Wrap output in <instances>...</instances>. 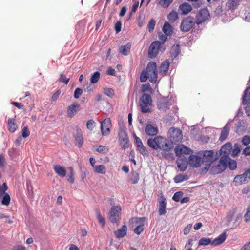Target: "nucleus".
Returning a JSON list of instances; mask_svg holds the SVG:
<instances>
[{
    "instance_id": "nucleus-20",
    "label": "nucleus",
    "mask_w": 250,
    "mask_h": 250,
    "mask_svg": "<svg viewBox=\"0 0 250 250\" xmlns=\"http://www.w3.org/2000/svg\"><path fill=\"white\" fill-rule=\"evenodd\" d=\"M227 235L226 231H224L217 238L214 239L211 243V245L216 246L222 244L226 239Z\"/></svg>"
},
{
    "instance_id": "nucleus-53",
    "label": "nucleus",
    "mask_w": 250,
    "mask_h": 250,
    "mask_svg": "<svg viewBox=\"0 0 250 250\" xmlns=\"http://www.w3.org/2000/svg\"><path fill=\"white\" fill-rule=\"evenodd\" d=\"M69 80L70 79L66 78L65 75H64L62 74H60V77L59 78L60 82L63 83H64L67 85L69 81Z\"/></svg>"
},
{
    "instance_id": "nucleus-11",
    "label": "nucleus",
    "mask_w": 250,
    "mask_h": 250,
    "mask_svg": "<svg viewBox=\"0 0 250 250\" xmlns=\"http://www.w3.org/2000/svg\"><path fill=\"white\" fill-rule=\"evenodd\" d=\"M112 127L111 121L110 118H106L101 123V130L102 135L107 136L110 133Z\"/></svg>"
},
{
    "instance_id": "nucleus-33",
    "label": "nucleus",
    "mask_w": 250,
    "mask_h": 250,
    "mask_svg": "<svg viewBox=\"0 0 250 250\" xmlns=\"http://www.w3.org/2000/svg\"><path fill=\"white\" fill-rule=\"evenodd\" d=\"M139 180V175L136 171H132L130 174L129 182L132 184H135L138 183Z\"/></svg>"
},
{
    "instance_id": "nucleus-61",
    "label": "nucleus",
    "mask_w": 250,
    "mask_h": 250,
    "mask_svg": "<svg viewBox=\"0 0 250 250\" xmlns=\"http://www.w3.org/2000/svg\"><path fill=\"white\" fill-rule=\"evenodd\" d=\"M122 23L120 21H117L115 25L116 33H119L121 30Z\"/></svg>"
},
{
    "instance_id": "nucleus-7",
    "label": "nucleus",
    "mask_w": 250,
    "mask_h": 250,
    "mask_svg": "<svg viewBox=\"0 0 250 250\" xmlns=\"http://www.w3.org/2000/svg\"><path fill=\"white\" fill-rule=\"evenodd\" d=\"M8 186L6 183H3L0 186V202L1 204L8 206L10 204L11 198L9 194L6 192Z\"/></svg>"
},
{
    "instance_id": "nucleus-56",
    "label": "nucleus",
    "mask_w": 250,
    "mask_h": 250,
    "mask_svg": "<svg viewBox=\"0 0 250 250\" xmlns=\"http://www.w3.org/2000/svg\"><path fill=\"white\" fill-rule=\"evenodd\" d=\"M83 93L82 89L80 88H77L74 92V97L76 99H78L80 97V96L82 95Z\"/></svg>"
},
{
    "instance_id": "nucleus-64",
    "label": "nucleus",
    "mask_w": 250,
    "mask_h": 250,
    "mask_svg": "<svg viewBox=\"0 0 250 250\" xmlns=\"http://www.w3.org/2000/svg\"><path fill=\"white\" fill-rule=\"evenodd\" d=\"M241 250H250V241L244 244Z\"/></svg>"
},
{
    "instance_id": "nucleus-60",
    "label": "nucleus",
    "mask_w": 250,
    "mask_h": 250,
    "mask_svg": "<svg viewBox=\"0 0 250 250\" xmlns=\"http://www.w3.org/2000/svg\"><path fill=\"white\" fill-rule=\"evenodd\" d=\"M106 73L109 75H111V76H114L116 75V71H115V69L112 68L111 67H109L108 68Z\"/></svg>"
},
{
    "instance_id": "nucleus-42",
    "label": "nucleus",
    "mask_w": 250,
    "mask_h": 250,
    "mask_svg": "<svg viewBox=\"0 0 250 250\" xmlns=\"http://www.w3.org/2000/svg\"><path fill=\"white\" fill-rule=\"evenodd\" d=\"M227 166L231 170H234L237 167V164L235 161L231 159L229 157L227 160Z\"/></svg>"
},
{
    "instance_id": "nucleus-54",
    "label": "nucleus",
    "mask_w": 250,
    "mask_h": 250,
    "mask_svg": "<svg viewBox=\"0 0 250 250\" xmlns=\"http://www.w3.org/2000/svg\"><path fill=\"white\" fill-rule=\"evenodd\" d=\"M68 181L71 183H73L75 181L74 178V172L73 171V169L72 168H71V171L70 174L68 176Z\"/></svg>"
},
{
    "instance_id": "nucleus-1",
    "label": "nucleus",
    "mask_w": 250,
    "mask_h": 250,
    "mask_svg": "<svg viewBox=\"0 0 250 250\" xmlns=\"http://www.w3.org/2000/svg\"><path fill=\"white\" fill-rule=\"evenodd\" d=\"M162 30L165 35L159 34V41H157V54L159 52H163L166 49L165 42L167 39V36H170L173 33V28L167 22H166L163 26Z\"/></svg>"
},
{
    "instance_id": "nucleus-23",
    "label": "nucleus",
    "mask_w": 250,
    "mask_h": 250,
    "mask_svg": "<svg viewBox=\"0 0 250 250\" xmlns=\"http://www.w3.org/2000/svg\"><path fill=\"white\" fill-rule=\"evenodd\" d=\"M166 198L161 196L159 199V208L158 210L160 215L164 214L166 212Z\"/></svg>"
},
{
    "instance_id": "nucleus-22",
    "label": "nucleus",
    "mask_w": 250,
    "mask_h": 250,
    "mask_svg": "<svg viewBox=\"0 0 250 250\" xmlns=\"http://www.w3.org/2000/svg\"><path fill=\"white\" fill-rule=\"evenodd\" d=\"M122 208L120 206H115L111 208L110 211V216L113 218H118L121 214Z\"/></svg>"
},
{
    "instance_id": "nucleus-15",
    "label": "nucleus",
    "mask_w": 250,
    "mask_h": 250,
    "mask_svg": "<svg viewBox=\"0 0 250 250\" xmlns=\"http://www.w3.org/2000/svg\"><path fill=\"white\" fill-rule=\"evenodd\" d=\"M188 163L189 165L193 167H199L203 164L201 158L195 155H191L189 156Z\"/></svg>"
},
{
    "instance_id": "nucleus-8",
    "label": "nucleus",
    "mask_w": 250,
    "mask_h": 250,
    "mask_svg": "<svg viewBox=\"0 0 250 250\" xmlns=\"http://www.w3.org/2000/svg\"><path fill=\"white\" fill-rule=\"evenodd\" d=\"M210 18V14L208 10L206 8L201 9L196 16V23L197 25L201 24Z\"/></svg>"
},
{
    "instance_id": "nucleus-16",
    "label": "nucleus",
    "mask_w": 250,
    "mask_h": 250,
    "mask_svg": "<svg viewBox=\"0 0 250 250\" xmlns=\"http://www.w3.org/2000/svg\"><path fill=\"white\" fill-rule=\"evenodd\" d=\"M80 105L75 102L68 107L67 114V116L72 118L79 110Z\"/></svg>"
},
{
    "instance_id": "nucleus-46",
    "label": "nucleus",
    "mask_w": 250,
    "mask_h": 250,
    "mask_svg": "<svg viewBox=\"0 0 250 250\" xmlns=\"http://www.w3.org/2000/svg\"><path fill=\"white\" fill-rule=\"evenodd\" d=\"M187 179V176L182 174L177 175L174 178V180L176 183L181 182Z\"/></svg>"
},
{
    "instance_id": "nucleus-44",
    "label": "nucleus",
    "mask_w": 250,
    "mask_h": 250,
    "mask_svg": "<svg viewBox=\"0 0 250 250\" xmlns=\"http://www.w3.org/2000/svg\"><path fill=\"white\" fill-rule=\"evenodd\" d=\"M141 91L142 92H148L149 94L152 93V89L151 88L150 85L149 83H146L142 85L141 87Z\"/></svg>"
},
{
    "instance_id": "nucleus-18",
    "label": "nucleus",
    "mask_w": 250,
    "mask_h": 250,
    "mask_svg": "<svg viewBox=\"0 0 250 250\" xmlns=\"http://www.w3.org/2000/svg\"><path fill=\"white\" fill-rule=\"evenodd\" d=\"M145 132L148 136H156V127L147 123L145 128Z\"/></svg>"
},
{
    "instance_id": "nucleus-58",
    "label": "nucleus",
    "mask_w": 250,
    "mask_h": 250,
    "mask_svg": "<svg viewBox=\"0 0 250 250\" xmlns=\"http://www.w3.org/2000/svg\"><path fill=\"white\" fill-rule=\"evenodd\" d=\"M242 142L245 146L249 144L250 143V136H245L243 137L242 140Z\"/></svg>"
},
{
    "instance_id": "nucleus-21",
    "label": "nucleus",
    "mask_w": 250,
    "mask_h": 250,
    "mask_svg": "<svg viewBox=\"0 0 250 250\" xmlns=\"http://www.w3.org/2000/svg\"><path fill=\"white\" fill-rule=\"evenodd\" d=\"M170 62L168 60L164 61L161 64L159 67V74L164 76L166 75L169 69Z\"/></svg>"
},
{
    "instance_id": "nucleus-25",
    "label": "nucleus",
    "mask_w": 250,
    "mask_h": 250,
    "mask_svg": "<svg viewBox=\"0 0 250 250\" xmlns=\"http://www.w3.org/2000/svg\"><path fill=\"white\" fill-rule=\"evenodd\" d=\"M7 128L10 132H14L18 128V125L13 118H9L7 122Z\"/></svg>"
},
{
    "instance_id": "nucleus-29",
    "label": "nucleus",
    "mask_w": 250,
    "mask_h": 250,
    "mask_svg": "<svg viewBox=\"0 0 250 250\" xmlns=\"http://www.w3.org/2000/svg\"><path fill=\"white\" fill-rule=\"evenodd\" d=\"M75 138L76 143L78 144V147H81L83 144V139L82 131L80 129H77V133Z\"/></svg>"
},
{
    "instance_id": "nucleus-55",
    "label": "nucleus",
    "mask_w": 250,
    "mask_h": 250,
    "mask_svg": "<svg viewBox=\"0 0 250 250\" xmlns=\"http://www.w3.org/2000/svg\"><path fill=\"white\" fill-rule=\"evenodd\" d=\"M96 151L99 153H105L108 151V149L105 146H99Z\"/></svg>"
},
{
    "instance_id": "nucleus-34",
    "label": "nucleus",
    "mask_w": 250,
    "mask_h": 250,
    "mask_svg": "<svg viewBox=\"0 0 250 250\" xmlns=\"http://www.w3.org/2000/svg\"><path fill=\"white\" fill-rule=\"evenodd\" d=\"M158 108L159 109L164 110L168 106V101L166 98H162L159 101L157 104Z\"/></svg>"
},
{
    "instance_id": "nucleus-63",
    "label": "nucleus",
    "mask_w": 250,
    "mask_h": 250,
    "mask_svg": "<svg viewBox=\"0 0 250 250\" xmlns=\"http://www.w3.org/2000/svg\"><path fill=\"white\" fill-rule=\"evenodd\" d=\"M12 104L18 108L19 109H22L24 107V105L21 103L16 102H12Z\"/></svg>"
},
{
    "instance_id": "nucleus-50",
    "label": "nucleus",
    "mask_w": 250,
    "mask_h": 250,
    "mask_svg": "<svg viewBox=\"0 0 250 250\" xmlns=\"http://www.w3.org/2000/svg\"><path fill=\"white\" fill-rule=\"evenodd\" d=\"M241 148L240 146L238 144H235L234 146V148L232 150L231 155L232 156L235 157L240 152Z\"/></svg>"
},
{
    "instance_id": "nucleus-57",
    "label": "nucleus",
    "mask_w": 250,
    "mask_h": 250,
    "mask_svg": "<svg viewBox=\"0 0 250 250\" xmlns=\"http://www.w3.org/2000/svg\"><path fill=\"white\" fill-rule=\"evenodd\" d=\"M22 135L23 137L26 138L30 135V131L27 127H24L22 130Z\"/></svg>"
},
{
    "instance_id": "nucleus-59",
    "label": "nucleus",
    "mask_w": 250,
    "mask_h": 250,
    "mask_svg": "<svg viewBox=\"0 0 250 250\" xmlns=\"http://www.w3.org/2000/svg\"><path fill=\"white\" fill-rule=\"evenodd\" d=\"M192 226V225L191 224H189L186 227H185L183 230V232L185 235H187L189 233Z\"/></svg>"
},
{
    "instance_id": "nucleus-6",
    "label": "nucleus",
    "mask_w": 250,
    "mask_h": 250,
    "mask_svg": "<svg viewBox=\"0 0 250 250\" xmlns=\"http://www.w3.org/2000/svg\"><path fill=\"white\" fill-rule=\"evenodd\" d=\"M169 140L172 144L180 143L183 139L182 131L179 128H170L168 130Z\"/></svg>"
},
{
    "instance_id": "nucleus-4",
    "label": "nucleus",
    "mask_w": 250,
    "mask_h": 250,
    "mask_svg": "<svg viewBox=\"0 0 250 250\" xmlns=\"http://www.w3.org/2000/svg\"><path fill=\"white\" fill-rule=\"evenodd\" d=\"M195 24L196 23L195 19L188 16L182 20L180 28L182 31L187 32L190 30Z\"/></svg>"
},
{
    "instance_id": "nucleus-14",
    "label": "nucleus",
    "mask_w": 250,
    "mask_h": 250,
    "mask_svg": "<svg viewBox=\"0 0 250 250\" xmlns=\"http://www.w3.org/2000/svg\"><path fill=\"white\" fill-rule=\"evenodd\" d=\"M174 151L179 158L183 157L181 155L183 154H189L191 152L190 148L184 145L177 146L174 148Z\"/></svg>"
},
{
    "instance_id": "nucleus-49",
    "label": "nucleus",
    "mask_w": 250,
    "mask_h": 250,
    "mask_svg": "<svg viewBox=\"0 0 250 250\" xmlns=\"http://www.w3.org/2000/svg\"><path fill=\"white\" fill-rule=\"evenodd\" d=\"M144 229V223L141 222V224L138 225L134 229V232L139 235L143 231Z\"/></svg>"
},
{
    "instance_id": "nucleus-47",
    "label": "nucleus",
    "mask_w": 250,
    "mask_h": 250,
    "mask_svg": "<svg viewBox=\"0 0 250 250\" xmlns=\"http://www.w3.org/2000/svg\"><path fill=\"white\" fill-rule=\"evenodd\" d=\"M173 0H160L159 3L163 8H167Z\"/></svg>"
},
{
    "instance_id": "nucleus-27",
    "label": "nucleus",
    "mask_w": 250,
    "mask_h": 250,
    "mask_svg": "<svg viewBox=\"0 0 250 250\" xmlns=\"http://www.w3.org/2000/svg\"><path fill=\"white\" fill-rule=\"evenodd\" d=\"M54 170L55 172L60 177H64L66 174V170L62 166L57 165L54 166Z\"/></svg>"
},
{
    "instance_id": "nucleus-3",
    "label": "nucleus",
    "mask_w": 250,
    "mask_h": 250,
    "mask_svg": "<svg viewBox=\"0 0 250 250\" xmlns=\"http://www.w3.org/2000/svg\"><path fill=\"white\" fill-rule=\"evenodd\" d=\"M203 164L205 165V169L208 170L211 164L217 159L214 156V152L212 150L205 151L201 158Z\"/></svg>"
},
{
    "instance_id": "nucleus-36",
    "label": "nucleus",
    "mask_w": 250,
    "mask_h": 250,
    "mask_svg": "<svg viewBox=\"0 0 250 250\" xmlns=\"http://www.w3.org/2000/svg\"><path fill=\"white\" fill-rule=\"evenodd\" d=\"M94 171L95 173L104 174L106 172L105 167L104 165L96 166L94 168Z\"/></svg>"
},
{
    "instance_id": "nucleus-52",
    "label": "nucleus",
    "mask_w": 250,
    "mask_h": 250,
    "mask_svg": "<svg viewBox=\"0 0 250 250\" xmlns=\"http://www.w3.org/2000/svg\"><path fill=\"white\" fill-rule=\"evenodd\" d=\"M183 195V193L182 191L176 192L174 194L172 199L175 202H178L180 201V199L181 198Z\"/></svg>"
},
{
    "instance_id": "nucleus-38",
    "label": "nucleus",
    "mask_w": 250,
    "mask_h": 250,
    "mask_svg": "<svg viewBox=\"0 0 250 250\" xmlns=\"http://www.w3.org/2000/svg\"><path fill=\"white\" fill-rule=\"evenodd\" d=\"M150 138L147 140V145L151 148L156 149V136Z\"/></svg>"
},
{
    "instance_id": "nucleus-62",
    "label": "nucleus",
    "mask_w": 250,
    "mask_h": 250,
    "mask_svg": "<svg viewBox=\"0 0 250 250\" xmlns=\"http://www.w3.org/2000/svg\"><path fill=\"white\" fill-rule=\"evenodd\" d=\"M6 163L5 159L2 154H0V167H2L4 166Z\"/></svg>"
},
{
    "instance_id": "nucleus-41",
    "label": "nucleus",
    "mask_w": 250,
    "mask_h": 250,
    "mask_svg": "<svg viewBox=\"0 0 250 250\" xmlns=\"http://www.w3.org/2000/svg\"><path fill=\"white\" fill-rule=\"evenodd\" d=\"M212 241L211 239L207 237H202L199 241V246H207L209 244L211 245Z\"/></svg>"
},
{
    "instance_id": "nucleus-48",
    "label": "nucleus",
    "mask_w": 250,
    "mask_h": 250,
    "mask_svg": "<svg viewBox=\"0 0 250 250\" xmlns=\"http://www.w3.org/2000/svg\"><path fill=\"white\" fill-rule=\"evenodd\" d=\"M155 24V20L153 19H151L147 25V28L149 32H152L153 31Z\"/></svg>"
},
{
    "instance_id": "nucleus-10",
    "label": "nucleus",
    "mask_w": 250,
    "mask_h": 250,
    "mask_svg": "<svg viewBox=\"0 0 250 250\" xmlns=\"http://www.w3.org/2000/svg\"><path fill=\"white\" fill-rule=\"evenodd\" d=\"M250 179V169L247 170L243 174L235 176L233 180L235 185L244 184Z\"/></svg>"
},
{
    "instance_id": "nucleus-12",
    "label": "nucleus",
    "mask_w": 250,
    "mask_h": 250,
    "mask_svg": "<svg viewBox=\"0 0 250 250\" xmlns=\"http://www.w3.org/2000/svg\"><path fill=\"white\" fill-rule=\"evenodd\" d=\"M120 144L123 149H126L129 146V138L127 133L124 130H121L118 134Z\"/></svg>"
},
{
    "instance_id": "nucleus-43",
    "label": "nucleus",
    "mask_w": 250,
    "mask_h": 250,
    "mask_svg": "<svg viewBox=\"0 0 250 250\" xmlns=\"http://www.w3.org/2000/svg\"><path fill=\"white\" fill-rule=\"evenodd\" d=\"M227 6L230 9H234L237 7V2L236 0H228Z\"/></svg>"
},
{
    "instance_id": "nucleus-24",
    "label": "nucleus",
    "mask_w": 250,
    "mask_h": 250,
    "mask_svg": "<svg viewBox=\"0 0 250 250\" xmlns=\"http://www.w3.org/2000/svg\"><path fill=\"white\" fill-rule=\"evenodd\" d=\"M239 224V220H226L224 225L227 227V229H232L236 228Z\"/></svg>"
},
{
    "instance_id": "nucleus-40",
    "label": "nucleus",
    "mask_w": 250,
    "mask_h": 250,
    "mask_svg": "<svg viewBox=\"0 0 250 250\" xmlns=\"http://www.w3.org/2000/svg\"><path fill=\"white\" fill-rule=\"evenodd\" d=\"M100 76V72L98 71L94 72L93 74L91 75L90 78V82L93 84L97 83L99 80Z\"/></svg>"
},
{
    "instance_id": "nucleus-45",
    "label": "nucleus",
    "mask_w": 250,
    "mask_h": 250,
    "mask_svg": "<svg viewBox=\"0 0 250 250\" xmlns=\"http://www.w3.org/2000/svg\"><path fill=\"white\" fill-rule=\"evenodd\" d=\"M148 78L150 79V76L147 74L146 71L145 70H143L140 77V81L145 82Z\"/></svg>"
},
{
    "instance_id": "nucleus-37",
    "label": "nucleus",
    "mask_w": 250,
    "mask_h": 250,
    "mask_svg": "<svg viewBox=\"0 0 250 250\" xmlns=\"http://www.w3.org/2000/svg\"><path fill=\"white\" fill-rule=\"evenodd\" d=\"M137 149L139 152L144 156H148L149 153L146 148L144 146L143 144L137 146Z\"/></svg>"
},
{
    "instance_id": "nucleus-28",
    "label": "nucleus",
    "mask_w": 250,
    "mask_h": 250,
    "mask_svg": "<svg viewBox=\"0 0 250 250\" xmlns=\"http://www.w3.org/2000/svg\"><path fill=\"white\" fill-rule=\"evenodd\" d=\"M179 9L183 14L186 15L189 13L192 8L189 3L185 2L180 5Z\"/></svg>"
},
{
    "instance_id": "nucleus-9",
    "label": "nucleus",
    "mask_w": 250,
    "mask_h": 250,
    "mask_svg": "<svg viewBox=\"0 0 250 250\" xmlns=\"http://www.w3.org/2000/svg\"><path fill=\"white\" fill-rule=\"evenodd\" d=\"M146 71L150 76V81L155 83L156 82V63L155 62L148 63Z\"/></svg>"
},
{
    "instance_id": "nucleus-39",
    "label": "nucleus",
    "mask_w": 250,
    "mask_h": 250,
    "mask_svg": "<svg viewBox=\"0 0 250 250\" xmlns=\"http://www.w3.org/2000/svg\"><path fill=\"white\" fill-rule=\"evenodd\" d=\"M137 22L139 27H142L145 23V16L141 14H139L137 18Z\"/></svg>"
},
{
    "instance_id": "nucleus-26",
    "label": "nucleus",
    "mask_w": 250,
    "mask_h": 250,
    "mask_svg": "<svg viewBox=\"0 0 250 250\" xmlns=\"http://www.w3.org/2000/svg\"><path fill=\"white\" fill-rule=\"evenodd\" d=\"M150 58H154L156 56V41H153L150 45L148 52Z\"/></svg>"
},
{
    "instance_id": "nucleus-5",
    "label": "nucleus",
    "mask_w": 250,
    "mask_h": 250,
    "mask_svg": "<svg viewBox=\"0 0 250 250\" xmlns=\"http://www.w3.org/2000/svg\"><path fill=\"white\" fill-rule=\"evenodd\" d=\"M227 166V160L224 157H221L219 161L215 162L211 167V171L213 174H219L224 171Z\"/></svg>"
},
{
    "instance_id": "nucleus-13",
    "label": "nucleus",
    "mask_w": 250,
    "mask_h": 250,
    "mask_svg": "<svg viewBox=\"0 0 250 250\" xmlns=\"http://www.w3.org/2000/svg\"><path fill=\"white\" fill-rule=\"evenodd\" d=\"M232 150V145L230 143H227L224 145L221 148L219 154L221 157H224L228 160L229 155Z\"/></svg>"
},
{
    "instance_id": "nucleus-32",
    "label": "nucleus",
    "mask_w": 250,
    "mask_h": 250,
    "mask_svg": "<svg viewBox=\"0 0 250 250\" xmlns=\"http://www.w3.org/2000/svg\"><path fill=\"white\" fill-rule=\"evenodd\" d=\"M243 104H246L250 100V87H248L245 90L243 97Z\"/></svg>"
},
{
    "instance_id": "nucleus-19",
    "label": "nucleus",
    "mask_w": 250,
    "mask_h": 250,
    "mask_svg": "<svg viewBox=\"0 0 250 250\" xmlns=\"http://www.w3.org/2000/svg\"><path fill=\"white\" fill-rule=\"evenodd\" d=\"M127 226L124 224L119 229L114 232L116 238L120 239L125 236L127 234Z\"/></svg>"
},
{
    "instance_id": "nucleus-2",
    "label": "nucleus",
    "mask_w": 250,
    "mask_h": 250,
    "mask_svg": "<svg viewBox=\"0 0 250 250\" xmlns=\"http://www.w3.org/2000/svg\"><path fill=\"white\" fill-rule=\"evenodd\" d=\"M152 101L149 94L144 93L140 98L139 105L143 113L151 112Z\"/></svg>"
},
{
    "instance_id": "nucleus-51",
    "label": "nucleus",
    "mask_w": 250,
    "mask_h": 250,
    "mask_svg": "<svg viewBox=\"0 0 250 250\" xmlns=\"http://www.w3.org/2000/svg\"><path fill=\"white\" fill-rule=\"evenodd\" d=\"M95 126V122L93 120L91 119L87 121L86 124V127L88 130L90 131L93 130Z\"/></svg>"
},
{
    "instance_id": "nucleus-30",
    "label": "nucleus",
    "mask_w": 250,
    "mask_h": 250,
    "mask_svg": "<svg viewBox=\"0 0 250 250\" xmlns=\"http://www.w3.org/2000/svg\"><path fill=\"white\" fill-rule=\"evenodd\" d=\"M131 48V43H128L125 45L121 46L119 48V52L122 54L126 56L128 55L130 52Z\"/></svg>"
},
{
    "instance_id": "nucleus-17",
    "label": "nucleus",
    "mask_w": 250,
    "mask_h": 250,
    "mask_svg": "<svg viewBox=\"0 0 250 250\" xmlns=\"http://www.w3.org/2000/svg\"><path fill=\"white\" fill-rule=\"evenodd\" d=\"M177 164L178 169L181 171H184L187 169L188 161L185 157L178 158Z\"/></svg>"
},
{
    "instance_id": "nucleus-35",
    "label": "nucleus",
    "mask_w": 250,
    "mask_h": 250,
    "mask_svg": "<svg viewBox=\"0 0 250 250\" xmlns=\"http://www.w3.org/2000/svg\"><path fill=\"white\" fill-rule=\"evenodd\" d=\"M167 18L170 22H174L178 18V13L176 11L173 10L167 15Z\"/></svg>"
},
{
    "instance_id": "nucleus-31",
    "label": "nucleus",
    "mask_w": 250,
    "mask_h": 250,
    "mask_svg": "<svg viewBox=\"0 0 250 250\" xmlns=\"http://www.w3.org/2000/svg\"><path fill=\"white\" fill-rule=\"evenodd\" d=\"M229 128L227 126H225L221 131L219 140L221 142L225 141L229 135Z\"/></svg>"
}]
</instances>
